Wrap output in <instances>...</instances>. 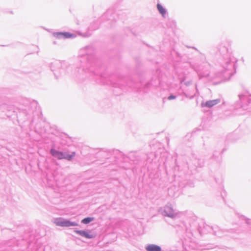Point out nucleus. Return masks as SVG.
<instances>
[{
  "instance_id": "nucleus-1",
  "label": "nucleus",
  "mask_w": 251,
  "mask_h": 251,
  "mask_svg": "<svg viewBox=\"0 0 251 251\" xmlns=\"http://www.w3.org/2000/svg\"><path fill=\"white\" fill-rule=\"evenodd\" d=\"M50 153L52 156L56 157L58 159H65L68 160H71L75 155V152H73L71 154H69L58 151L54 149H51L50 150Z\"/></svg>"
},
{
  "instance_id": "nucleus-2",
  "label": "nucleus",
  "mask_w": 251,
  "mask_h": 251,
  "mask_svg": "<svg viewBox=\"0 0 251 251\" xmlns=\"http://www.w3.org/2000/svg\"><path fill=\"white\" fill-rule=\"evenodd\" d=\"M55 224L56 226H76L77 224L74 222H72L67 220H63L61 219H56L55 221Z\"/></svg>"
},
{
  "instance_id": "nucleus-3",
  "label": "nucleus",
  "mask_w": 251,
  "mask_h": 251,
  "mask_svg": "<svg viewBox=\"0 0 251 251\" xmlns=\"http://www.w3.org/2000/svg\"><path fill=\"white\" fill-rule=\"evenodd\" d=\"M220 102V100L219 99H216L213 100H210L206 101L205 103H201L202 107H211L214 105L217 104Z\"/></svg>"
},
{
  "instance_id": "nucleus-4",
  "label": "nucleus",
  "mask_w": 251,
  "mask_h": 251,
  "mask_svg": "<svg viewBox=\"0 0 251 251\" xmlns=\"http://www.w3.org/2000/svg\"><path fill=\"white\" fill-rule=\"evenodd\" d=\"M54 36L58 39H61L62 38H69L73 37V35L68 32L56 33L54 34Z\"/></svg>"
},
{
  "instance_id": "nucleus-5",
  "label": "nucleus",
  "mask_w": 251,
  "mask_h": 251,
  "mask_svg": "<svg viewBox=\"0 0 251 251\" xmlns=\"http://www.w3.org/2000/svg\"><path fill=\"white\" fill-rule=\"evenodd\" d=\"M146 250L147 251H161V248L157 245L153 244L148 245L146 247Z\"/></svg>"
},
{
  "instance_id": "nucleus-6",
  "label": "nucleus",
  "mask_w": 251,
  "mask_h": 251,
  "mask_svg": "<svg viewBox=\"0 0 251 251\" xmlns=\"http://www.w3.org/2000/svg\"><path fill=\"white\" fill-rule=\"evenodd\" d=\"M75 232L81 236L85 237L86 238L90 239L94 237L93 235L88 233L87 232L83 230H76Z\"/></svg>"
},
{
  "instance_id": "nucleus-7",
  "label": "nucleus",
  "mask_w": 251,
  "mask_h": 251,
  "mask_svg": "<svg viewBox=\"0 0 251 251\" xmlns=\"http://www.w3.org/2000/svg\"><path fill=\"white\" fill-rule=\"evenodd\" d=\"M157 7L159 12L164 16L166 14V10L160 4H157Z\"/></svg>"
},
{
  "instance_id": "nucleus-8",
  "label": "nucleus",
  "mask_w": 251,
  "mask_h": 251,
  "mask_svg": "<svg viewBox=\"0 0 251 251\" xmlns=\"http://www.w3.org/2000/svg\"><path fill=\"white\" fill-rule=\"evenodd\" d=\"M93 220V218L88 217V218L83 219L82 220V223H83V224H87L89 223L90 222H91V221H92Z\"/></svg>"
},
{
  "instance_id": "nucleus-9",
  "label": "nucleus",
  "mask_w": 251,
  "mask_h": 251,
  "mask_svg": "<svg viewBox=\"0 0 251 251\" xmlns=\"http://www.w3.org/2000/svg\"><path fill=\"white\" fill-rule=\"evenodd\" d=\"M176 98V97L174 96H173V95H171L169 97H168V99L169 100H173V99H175Z\"/></svg>"
}]
</instances>
